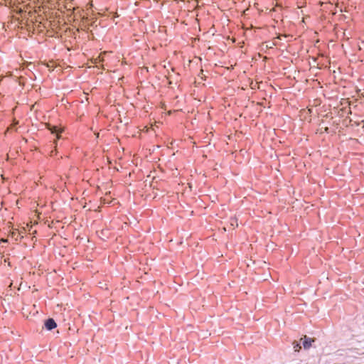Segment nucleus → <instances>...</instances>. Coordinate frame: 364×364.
<instances>
[{"instance_id":"20e7f679","label":"nucleus","mask_w":364,"mask_h":364,"mask_svg":"<svg viewBox=\"0 0 364 364\" xmlns=\"http://www.w3.org/2000/svg\"><path fill=\"white\" fill-rule=\"evenodd\" d=\"M333 92H323V95L325 97H333V96L331 95H329L331 94H332Z\"/></svg>"},{"instance_id":"423d86ee","label":"nucleus","mask_w":364,"mask_h":364,"mask_svg":"<svg viewBox=\"0 0 364 364\" xmlns=\"http://www.w3.org/2000/svg\"><path fill=\"white\" fill-rule=\"evenodd\" d=\"M320 103H321L320 100L316 99V100H314V105L317 106V105H319Z\"/></svg>"},{"instance_id":"0eeeda50","label":"nucleus","mask_w":364,"mask_h":364,"mask_svg":"<svg viewBox=\"0 0 364 364\" xmlns=\"http://www.w3.org/2000/svg\"><path fill=\"white\" fill-rule=\"evenodd\" d=\"M325 132L328 133V127L325 128Z\"/></svg>"},{"instance_id":"39448f33","label":"nucleus","mask_w":364,"mask_h":364,"mask_svg":"<svg viewBox=\"0 0 364 364\" xmlns=\"http://www.w3.org/2000/svg\"><path fill=\"white\" fill-rule=\"evenodd\" d=\"M300 348H301V347H300V345H299V343H296V344L294 345V348L295 351L299 350V349Z\"/></svg>"},{"instance_id":"f03ea898","label":"nucleus","mask_w":364,"mask_h":364,"mask_svg":"<svg viewBox=\"0 0 364 364\" xmlns=\"http://www.w3.org/2000/svg\"><path fill=\"white\" fill-rule=\"evenodd\" d=\"M313 341H314L311 338H309L307 336H304L303 342H302L304 348L305 349H309L311 347V343Z\"/></svg>"},{"instance_id":"6e6552de","label":"nucleus","mask_w":364,"mask_h":364,"mask_svg":"<svg viewBox=\"0 0 364 364\" xmlns=\"http://www.w3.org/2000/svg\"><path fill=\"white\" fill-rule=\"evenodd\" d=\"M118 17H119V15L117 14H115L114 16V18H118Z\"/></svg>"},{"instance_id":"1a4fd4ad","label":"nucleus","mask_w":364,"mask_h":364,"mask_svg":"<svg viewBox=\"0 0 364 364\" xmlns=\"http://www.w3.org/2000/svg\"><path fill=\"white\" fill-rule=\"evenodd\" d=\"M356 91L360 92L361 90L360 89H357Z\"/></svg>"},{"instance_id":"f257e3e1","label":"nucleus","mask_w":364,"mask_h":364,"mask_svg":"<svg viewBox=\"0 0 364 364\" xmlns=\"http://www.w3.org/2000/svg\"><path fill=\"white\" fill-rule=\"evenodd\" d=\"M44 327L47 331H52L57 327V323L53 318H48L44 321Z\"/></svg>"},{"instance_id":"7ed1b4c3","label":"nucleus","mask_w":364,"mask_h":364,"mask_svg":"<svg viewBox=\"0 0 364 364\" xmlns=\"http://www.w3.org/2000/svg\"><path fill=\"white\" fill-rule=\"evenodd\" d=\"M48 129L53 134H55L56 136H58L62 132V130L56 126L49 125Z\"/></svg>"}]
</instances>
